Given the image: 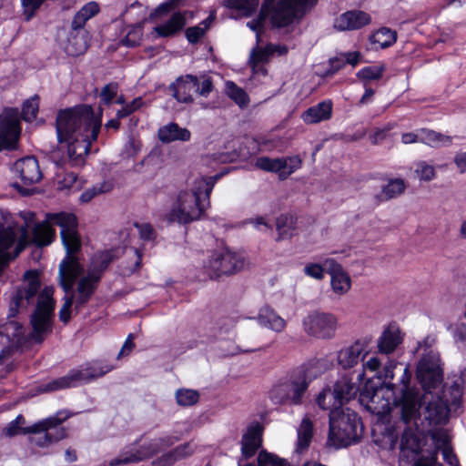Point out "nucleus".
Masks as SVG:
<instances>
[{
	"instance_id": "obj_1",
	"label": "nucleus",
	"mask_w": 466,
	"mask_h": 466,
	"mask_svg": "<svg viewBox=\"0 0 466 466\" xmlns=\"http://www.w3.org/2000/svg\"><path fill=\"white\" fill-rule=\"evenodd\" d=\"M360 385L352 379L341 376L333 388L323 389L317 397V404L322 410H329V441L337 447H347L361 438L363 424L359 414L343 405L356 398Z\"/></svg>"
},
{
	"instance_id": "obj_2",
	"label": "nucleus",
	"mask_w": 466,
	"mask_h": 466,
	"mask_svg": "<svg viewBox=\"0 0 466 466\" xmlns=\"http://www.w3.org/2000/svg\"><path fill=\"white\" fill-rule=\"evenodd\" d=\"M102 126L101 113L96 115L89 105L62 109L56 119L59 143H67V155L74 165L84 162L92 143L97 139Z\"/></svg>"
},
{
	"instance_id": "obj_3",
	"label": "nucleus",
	"mask_w": 466,
	"mask_h": 466,
	"mask_svg": "<svg viewBox=\"0 0 466 466\" xmlns=\"http://www.w3.org/2000/svg\"><path fill=\"white\" fill-rule=\"evenodd\" d=\"M325 371L322 359H309L289 371L286 380L275 385L269 391V398L275 404L300 406L313 380Z\"/></svg>"
},
{
	"instance_id": "obj_4",
	"label": "nucleus",
	"mask_w": 466,
	"mask_h": 466,
	"mask_svg": "<svg viewBox=\"0 0 466 466\" xmlns=\"http://www.w3.org/2000/svg\"><path fill=\"white\" fill-rule=\"evenodd\" d=\"M325 371L322 359H309L289 371L286 380L275 385L269 391V398L275 404L300 406L313 380Z\"/></svg>"
},
{
	"instance_id": "obj_5",
	"label": "nucleus",
	"mask_w": 466,
	"mask_h": 466,
	"mask_svg": "<svg viewBox=\"0 0 466 466\" xmlns=\"http://www.w3.org/2000/svg\"><path fill=\"white\" fill-rule=\"evenodd\" d=\"M223 173H218L211 177H202L195 183L191 192L181 191L177 196V207L171 208L167 214L168 223L177 222L187 225L193 221L198 220L204 215L206 207L201 202V196L204 195L210 204V194L217 183L221 178Z\"/></svg>"
},
{
	"instance_id": "obj_6",
	"label": "nucleus",
	"mask_w": 466,
	"mask_h": 466,
	"mask_svg": "<svg viewBox=\"0 0 466 466\" xmlns=\"http://www.w3.org/2000/svg\"><path fill=\"white\" fill-rule=\"evenodd\" d=\"M99 5L95 1L85 4L73 16L67 37V52L73 56L84 54L89 47L91 35L86 23L98 15Z\"/></svg>"
},
{
	"instance_id": "obj_7",
	"label": "nucleus",
	"mask_w": 466,
	"mask_h": 466,
	"mask_svg": "<svg viewBox=\"0 0 466 466\" xmlns=\"http://www.w3.org/2000/svg\"><path fill=\"white\" fill-rule=\"evenodd\" d=\"M113 370V366L97 361L86 362L77 369H72L66 376L53 380L46 385L48 390L76 388L103 377Z\"/></svg>"
},
{
	"instance_id": "obj_8",
	"label": "nucleus",
	"mask_w": 466,
	"mask_h": 466,
	"mask_svg": "<svg viewBox=\"0 0 466 466\" xmlns=\"http://www.w3.org/2000/svg\"><path fill=\"white\" fill-rule=\"evenodd\" d=\"M214 88L211 77L203 79L201 84L197 76L186 74L179 76L168 86L172 96L179 103L189 104L194 101L193 95L208 97Z\"/></svg>"
},
{
	"instance_id": "obj_9",
	"label": "nucleus",
	"mask_w": 466,
	"mask_h": 466,
	"mask_svg": "<svg viewBox=\"0 0 466 466\" xmlns=\"http://www.w3.org/2000/svg\"><path fill=\"white\" fill-rule=\"evenodd\" d=\"M267 3V16L273 28L280 29L294 23L299 17L300 9L305 7L309 0H279L275 4Z\"/></svg>"
},
{
	"instance_id": "obj_10",
	"label": "nucleus",
	"mask_w": 466,
	"mask_h": 466,
	"mask_svg": "<svg viewBox=\"0 0 466 466\" xmlns=\"http://www.w3.org/2000/svg\"><path fill=\"white\" fill-rule=\"evenodd\" d=\"M25 285L17 286L10 298L8 319H15L19 313L21 308L25 307L24 301L30 304L34 298L39 292L41 280L39 273L35 269L26 270L24 274Z\"/></svg>"
},
{
	"instance_id": "obj_11",
	"label": "nucleus",
	"mask_w": 466,
	"mask_h": 466,
	"mask_svg": "<svg viewBox=\"0 0 466 466\" xmlns=\"http://www.w3.org/2000/svg\"><path fill=\"white\" fill-rule=\"evenodd\" d=\"M255 166L266 172L278 174L279 180H286L302 166V159L299 155L271 158L259 157L256 159Z\"/></svg>"
},
{
	"instance_id": "obj_12",
	"label": "nucleus",
	"mask_w": 466,
	"mask_h": 466,
	"mask_svg": "<svg viewBox=\"0 0 466 466\" xmlns=\"http://www.w3.org/2000/svg\"><path fill=\"white\" fill-rule=\"evenodd\" d=\"M71 416L72 414L69 411L66 410H61L56 412L54 415L38 420L28 427H20L18 426V424H16V421L12 420L4 429V434L7 437H15L18 434L41 433V431H46L50 430L51 428H56V426L61 425Z\"/></svg>"
},
{
	"instance_id": "obj_13",
	"label": "nucleus",
	"mask_w": 466,
	"mask_h": 466,
	"mask_svg": "<svg viewBox=\"0 0 466 466\" xmlns=\"http://www.w3.org/2000/svg\"><path fill=\"white\" fill-rule=\"evenodd\" d=\"M243 260L239 259L236 253L225 249L215 251L206 268L210 279H218L223 275L236 273L243 267Z\"/></svg>"
},
{
	"instance_id": "obj_14",
	"label": "nucleus",
	"mask_w": 466,
	"mask_h": 466,
	"mask_svg": "<svg viewBox=\"0 0 466 466\" xmlns=\"http://www.w3.org/2000/svg\"><path fill=\"white\" fill-rule=\"evenodd\" d=\"M396 368L397 362L395 360H389L382 370H379L374 378L368 380L363 388L360 389V396L373 400L378 392L384 389L395 395L396 384L392 383L391 380L394 378V370Z\"/></svg>"
},
{
	"instance_id": "obj_15",
	"label": "nucleus",
	"mask_w": 466,
	"mask_h": 466,
	"mask_svg": "<svg viewBox=\"0 0 466 466\" xmlns=\"http://www.w3.org/2000/svg\"><path fill=\"white\" fill-rule=\"evenodd\" d=\"M304 330L317 339H331L337 329V319L333 314L314 312L303 321Z\"/></svg>"
},
{
	"instance_id": "obj_16",
	"label": "nucleus",
	"mask_w": 466,
	"mask_h": 466,
	"mask_svg": "<svg viewBox=\"0 0 466 466\" xmlns=\"http://www.w3.org/2000/svg\"><path fill=\"white\" fill-rule=\"evenodd\" d=\"M393 405L400 408V420L405 424L420 418L421 400L419 392L413 389L402 390L400 397L394 396Z\"/></svg>"
},
{
	"instance_id": "obj_17",
	"label": "nucleus",
	"mask_w": 466,
	"mask_h": 466,
	"mask_svg": "<svg viewBox=\"0 0 466 466\" xmlns=\"http://www.w3.org/2000/svg\"><path fill=\"white\" fill-rule=\"evenodd\" d=\"M416 377L424 390H435L443 380V370L438 360L422 358L418 363Z\"/></svg>"
},
{
	"instance_id": "obj_18",
	"label": "nucleus",
	"mask_w": 466,
	"mask_h": 466,
	"mask_svg": "<svg viewBox=\"0 0 466 466\" xmlns=\"http://www.w3.org/2000/svg\"><path fill=\"white\" fill-rule=\"evenodd\" d=\"M85 272L84 266L80 263L76 255H66L59 264L58 279L59 286L65 293L75 290L74 286L78 278Z\"/></svg>"
},
{
	"instance_id": "obj_19",
	"label": "nucleus",
	"mask_w": 466,
	"mask_h": 466,
	"mask_svg": "<svg viewBox=\"0 0 466 466\" xmlns=\"http://www.w3.org/2000/svg\"><path fill=\"white\" fill-rule=\"evenodd\" d=\"M162 451L157 438L151 440L147 444H142L135 451H126L119 454L116 459H113L110 466H121L130 463H137L146 459H149Z\"/></svg>"
},
{
	"instance_id": "obj_20",
	"label": "nucleus",
	"mask_w": 466,
	"mask_h": 466,
	"mask_svg": "<svg viewBox=\"0 0 466 466\" xmlns=\"http://www.w3.org/2000/svg\"><path fill=\"white\" fill-rule=\"evenodd\" d=\"M20 133V123L15 116L0 117V151L15 149Z\"/></svg>"
},
{
	"instance_id": "obj_21",
	"label": "nucleus",
	"mask_w": 466,
	"mask_h": 466,
	"mask_svg": "<svg viewBox=\"0 0 466 466\" xmlns=\"http://www.w3.org/2000/svg\"><path fill=\"white\" fill-rule=\"evenodd\" d=\"M100 282L96 278L87 273L78 279L76 289L75 290L76 313H78L90 301Z\"/></svg>"
},
{
	"instance_id": "obj_22",
	"label": "nucleus",
	"mask_w": 466,
	"mask_h": 466,
	"mask_svg": "<svg viewBox=\"0 0 466 466\" xmlns=\"http://www.w3.org/2000/svg\"><path fill=\"white\" fill-rule=\"evenodd\" d=\"M366 348L367 344L358 339L350 346L341 349L337 353L339 365L344 370L355 367L362 361L368 354Z\"/></svg>"
},
{
	"instance_id": "obj_23",
	"label": "nucleus",
	"mask_w": 466,
	"mask_h": 466,
	"mask_svg": "<svg viewBox=\"0 0 466 466\" xmlns=\"http://www.w3.org/2000/svg\"><path fill=\"white\" fill-rule=\"evenodd\" d=\"M15 169L18 173L21 182L25 185L35 184L43 177L38 160L34 156H28L17 160L15 163Z\"/></svg>"
},
{
	"instance_id": "obj_24",
	"label": "nucleus",
	"mask_w": 466,
	"mask_h": 466,
	"mask_svg": "<svg viewBox=\"0 0 466 466\" xmlns=\"http://www.w3.org/2000/svg\"><path fill=\"white\" fill-rule=\"evenodd\" d=\"M371 22L370 15L361 10H350L336 18L334 27L339 31L359 30Z\"/></svg>"
},
{
	"instance_id": "obj_25",
	"label": "nucleus",
	"mask_w": 466,
	"mask_h": 466,
	"mask_svg": "<svg viewBox=\"0 0 466 466\" xmlns=\"http://www.w3.org/2000/svg\"><path fill=\"white\" fill-rule=\"evenodd\" d=\"M327 272L331 278V287L335 293L344 294L351 287V279L342 266L334 258H327L324 262Z\"/></svg>"
},
{
	"instance_id": "obj_26",
	"label": "nucleus",
	"mask_w": 466,
	"mask_h": 466,
	"mask_svg": "<svg viewBox=\"0 0 466 466\" xmlns=\"http://www.w3.org/2000/svg\"><path fill=\"white\" fill-rule=\"evenodd\" d=\"M450 411L448 401L437 398L426 405L424 418L430 426L445 425L449 420Z\"/></svg>"
},
{
	"instance_id": "obj_27",
	"label": "nucleus",
	"mask_w": 466,
	"mask_h": 466,
	"mask_svg": "<svg viewBox=\"0 0 466 466\" xmlns=\"http://www.w3.org/2000/svg\"><path fill=\"white\" fill-rule=\"evenodd\" d=\"M263 427L258 422L248 427L241 439V453L245 459L252 458L262 444Z\"/></svg>"
},
{
	"instance_id": "obj_28",
	"label": "nucleus",
	"mask_w": 466,
	"mask_h": 466,
	"mask_svg": "<svg viewBox=\"0 0 466 466\" xmlns=\"http://www.w3.org/2000/svg\"><path fill=\"white\" fill-rule=\"evenodd\" d=\"M53 319L54 317L31 314L30 325L32 331L30 339L34 342L41 344L53 332Z\"/></svg>"
},
{
	"instance_id": "obj_29",
	"label": "nucleus",
	"mask_w": 466,
	"mask_h": 466,
	"mask_svg": "<svg viewBox=\"0 0 466 466\" xmlns=\"http://www.w3.org/2000/svg\"><path fill=\"white\" fill-rule=\"evenodd\" d=\"M402 343L400 330L396 324H390L378 339L379 352L390 354Z\"/></svg>"
},
{
	"instance_id": "obj_30",
	"label": "nucleus",
	"mask_w": 466,
	"mask_h": 466,
	"mask_svg": "<svg viewBox=\"0 0 466 466\" xmlns=\"http://www.w3.org/2000/svg\"><path fill=\"white\" fill-rule=\"evenodd\" d=\"M333 104L330 99L323 100L303 112L301 118L306 124H317L329 120L332 116Z\"/></svg>"
},
{
	"instance_id": "obj_31",
	"label": "nucleus",
	"mask_w": 466,
	"mask_h": 466,
	"mask_svg": "<svg viewBox=\"0 0 466 466\" xmlns=\"http://www.w3.org/2000/svg\"><path fill=\"white\" fill-rule=\"evenodd\" d=\"M186 24V12L177 11L172 14L167 22L156 26L155 31L160 37H172L181 32Z\"/></svg>"
},
{
	"instance_id": "obj_32",
	"label": "nucleus",
	"mask_w": 466,
	"mask_h": 466,
	"mask_svg": "<svg viewBox=\"0 0 466 466\" xmlns=\"http://www.w3.org/2000/svg\"><path fill=\"white\" fill-rule=\"evenodd\" d=\"M157 137L165 144L173 141L187 142L190 140L191 133L187 128L180 127L178 124L171 122L158 128Z\"/></svg>"
},
{
	"instance_id": "obj_33",
	"label": "nucleus",
	"mask_w": 466,
	"mask_h": 466,
	"mask_svg": "<svg viewBox=\"0 0 466 466\" xmlns=\"http://www.w3.org/2000/svg\"><path fill=\"white\" fill-rule=\"evenodd\" d=\"M115 256L111 250H103L96 252L90 259V264L87 268L86 273L102 279L104 273L108 268L110 264L114 261Z\"/></svg>"
},
{
	"instance_id": "obj_34",
	"label": "nucleus",
	"mask_w": 466,
	"mask_h": 466,
	"mask_svg": "<svg viewBox=\"0 0 466 466\" xmlns=\"http://www.w3.org/2000/svg\"><path fill=\"white\" fill-rule=\"evenodd\" d=\"M56 238V229L46 218L43 222L37 223L32 229V243L44 248L50 245Z\"/></svg>"
},
{
	"instance_id": "obj_35",
	"label": "nucleus",
	"mask_w": 466,
	"mask_h": 466,
	"mask_svg": "<svg viewBox=\"0 0 466 466\" xmlns=\"http://www.w3.org/2000/svg\"><path fill=\"white\" fill-rule=\"evenodd\" d=\"M46 218L50 221L52 226H58L60 232L69 231L78 228V218L76 214L66 211L48 212Z\"/></svg>"
},
{
	"instance_id": "obj_36",
	"label": "nucleus",
	"mask_w": 466,
	"mask_h": 466,
	"mask_svg": "<svg viewBox=\"0 0 466 466\" xmlns=\"http://www.w3.org/2000/svg\"><path fill=\"white\" fill-rule=\"evenodd\" d=\"M258 323L276 332H280L286 326L285 320L269 307H263L259 309L258 316Z\"/></svg>"
},
{
	"instance_id": "obj_37",
	"label": "nucleus",
	"mask_w": 466,
	"mask_h": 466,
	"mask_svg": "<svg viewBox=\"0 0 466 466\" xmlns=\"http://www.w3.org/2000/svg\"><path fill=\"white\" fill-rule=\"evenodd\" d=\"M397 41V32L388 27H381L370 36V42L375 49L388 48Z\"/></svg>"
},
{
	"instance_id": "obj_38",
	"label": "nucleus",
	"mask_w": 466,
	"mask_h": 466,
	"mask_svg": "<svg viewBox=\"0 0 466 466\" xmlns=\"http://www.w3.org/2000/svg\"><path fill=\"white\" fill-rule=\"evenodd\" d=\"M297 218L289 214H281L277 218L276 229L278 237L276 241L290 238L293 236V231L296 228Z\"/></svg>"
},
{
	"instance_id": "obj_39",
	"label": "nucleus",
	"mask_w": 466,
	"mask_h": 466,
	"mask_svg": "<svg viewBox=\"0 0 466 466\" xmlns=\"http://www.w3.org/2000/svg\"><path fill=\"white\" fill-rule=\"evenodd\" d=\"M43 432L44 435L35 440V445L42 448L56 443L68 436L67 429L60 425Z\"/></svg>"
},
{
	"instance_id": "obj_40",
	"label": "nucleus",
	"mask_w": 466,
	"mask_h": 466,
	"mask_svg": "<svg viewBox=\"0 0 466 466\" xmlns=\"http://www.w3.org/2000/svg\"><path fill=\"white\" fill-rule=\"evenodd\" d=\"M400 448L404 453L410 451L419 455L422 451L420 438L412 431L405 430L400 438Z\"/></svg>"
},
{
	"instance_id": "obj_41",
	"label": "nucleus",
	"mask_w": 466,
	"mask_h": 466,
	"mask_svg": "<svg viewBox=\"0 0 466 466\" xmlns=\"http://www.w3.org/2000/svg\"><path fill=\"white\" fill-rule=\"evenodd\" d=\"M62 244L66 249V255H77L81 249V238L78 228L60 232Z\"/></svg>"
},
{
	"instance_id": "obj_42",
	"label": "nucleus",
	"mask_w": 466,
	"mask_h": 466,
	"mask_svg": "<svg viewBox=\"0 0 466 466\" xmlns=\"http://www.w3.org/2000/svg\"><path fill=\"white\" fill-rule=\"evenodd\" d=\"M420 142L437 147L442 145H450L451 137L431 129L421 128L420 129Z\"/></svg>"
},
{
	"instance_id": "obj_43",
	"label": "nucleus",
	"mask_w": 466,
	"mask_h": 466,
	"mask_svg": "<svg viewBox=\"0 0 466 466\" xmlns=\"http://www.w3.org/2000/svg\"><path fill=\"white\" fill-rule=\"evenodd\" d=\"M405 187V182L402 178L390 179L388 184L382 187L381 192L377 195V198L381 201L390 200L402 194Z\"/></svg>"
},
{
	"instance_id": "obj_44",
	"label": "nucleus",
	"mask_w": 466,
	"mask_h": 466,
	"mask_svg": "<svg viewBox=\"0 0 466 466\" xmlns=\"http://www.w3.org/2000/svg\"><path fill=\"white\" fill-rule=\"evenodd\" d=\"M313 437V424L308 418H304L298 431L297 451H304L309 447Z\"/></svg>"
},
{
	"instance_id": "obj_45",
	"label": "nucleus",
	"mask_w": 466,
	"mask_h": 466,
	"mask_svg": "<svg viewBox=\"0 0 466 466\" xmlns=\"http://www.w3.org/2000/svg\"><path fill=\"white\" fill-rule=\"evenodd\" d=\"M24 333V327L21 322L15 319H8L0 326V335L5 336L8 339H19Z\"/></svg>"
},
{
	"instance_id": "obj_46",
	"label": "nucleus",
	"mask_w": 466,
	"mask_h": 466,
	"mask_svg": "<svg viewBox=\"0 0 466 466\" xmlns=\"http://www.w3.org/2000/svg\"><path fill=\"white\" fill-rule=\"evenodd\" d=\"M386 70L384 65L380 66H367L359 70L356 76L364 83H368L372 80H380L382 78L383 74Z\"/></svg>"
},
{
	"instance_id": "obj_47",
	"label": "nucleus",
	"mask_w": 466,
	"mask_h": 466,
	"mask_svg": "<svg viewBox=\"0 0 466 466\" xmlns=\"http://www.w3.org/2000/svg\"><path fill=\"white\" fill-rule=\"evenodd\" d=\"M16 239L15 230L11 227L0 226V253L9 257L8 249L13 247Z\"/></svg>"
},
{
	"instance_id": "obj_48",
	"label": "nucleus",
	"mask_w": 466,
	"mask_h": 466,
	"mask_svg": "<svg viewBox=\"0 0 466 466\" xmlns=\"http://www.w3.org/2000/svg\"><path fill=\"white\" fill-rule=\"evenodd\" d=\"M39 97L37 95L26 99L22 105L21 116L25 122H32L36 118L39 110Z\"/></svg>"
},
{
	"instance_id": "obj_49",
	"label": "nucleus",
	"mask_w": 466,
	"mask_h": 466,
	"mask_svg": "<svg viewBox=\"0 0 466 466\" xmlns=\"http://www.w3.org/2000/svg\"><path fill=\"white\" fill-rule=\"evenodd\" d=\"M227 95L241 107L248 104V94L232 81L227 82Z\"/></svg>"
},
{
	"instance_id": "obj_50",
	"label": "nucleus",
	"mask_w": 466,
	"mask_h": 466,
	"mask_svg": "<svg viewBox=\"0 0 466 466\" xmlns=\"http://www.w3.org/2000/svg\"><path fill=\"white\" fill-rule=\"evenodd\" d=\"M258 466H289L287 460L262 450L258 454Z\"/></svg>"
},
{
	"instance_id": "obj_51",
	"label": "nucleus",
	"mask_w": 466,
	"mask_h": 466,
	"mask_svg": "<svg viewBox=\"0 0 466 466\" xmlns=\"http://www.w3.org/2000/svg\"><path fill=\"white\" fill-rule=\"evenodd\" d=\"M63 305L58 312V318L61 322L64 324H67L72 318V308L75 306L76 299H75V290L69 292L63 298Z\"/></svg>"
},
{
	"instance_id": "obj_52",
	"label": "nucleus",
	"mask_w": 466,
	"mask_h": 466,
	"mask_svg": "<svg viewBox=\"0 0 466 466\" xmlns=\"http://www.w3.org/2000/svg\"><path fill=\"white\" fill-rule=\"evenodd\" d=\"M176 400L180 406H192L198 402L199 393L194 390L179 389L176 392Z\"/></svg>"
},
{
	"instance_id": "obj_53",
	"label": "nucleus",
	"mask_w": 466,
	"mask_h": 466,
	"mask_svg": "<svg viewBox=\"0 0 466 466\" xmlns=\"http://www.w3.org/2000/svg\"><path fill=\"white\" fill-rule=\"evenodd\" d=\"M274 55V48L272 44H268L263 48H255L251 52L250 60L257 66L261 63H265L268 58Z\"/></svg>"
},
{
	"instance_id": "obj_54",
	"label": "nucleus",
	"mask_w": 466,
	"mask_h": 466,
	"mask_svg": "<svg viewBox=\"0 0 466 466\" xmlns=\"http://www.w3.org/2000/svg\"><path fill=\"white\" fill-rule=\"evenodd\" d=\"M168 453L172 456L171 458L176 463L191 456L194 453V449L190 442H185L168 451Z\"/></svg>"
},
{
	"instance_id": "obj_55",
	"label": "nucleus",
	"mask_w": 466,
	"mask_h": 466,
	"mask_svg": "<svg viewBox=\"0 0 466 466\" xmlns=\"http://www.w3.org/2000/svg\"><path fill=\"white\" fill-rule=\"evenodd\" d=\"M380 367V361L378 358L373 357L369 360L366 364L361 365V369L359 371H353L351 374L345 375L353 380V376L356 375V380L360 383L362 382L365 377V368L369 369L370 371H377Z\"/></svg>"
},
{
	"instance_id": "obj_56",
	"label": "nucleus",
	"mask_w": 466,
	"mask_h": 466,
	"mask_svg": "<svg viewBox=\"0 0 466 466\" xmlns=\"http://www.w3.org/2000/svg\"><path fill=\"white\" fill-rule=\"evenodd\" d=\"M144 106L142 97H135L131 102L125 104L121 109L116 111L118 118H125L131 116L134 112L139 110Z\"/></svg>"
},
{
	"instance_id": "obj_57",
	"label": "nucleus",
	"mask_w": 466,
	"mask_h": 466,
	"mask_svg": "<svg viewBox=\"0 0 466 466\" xmlns=\"http://www.w3.org/2000/svg\"><path fill=\"white\" fill-rule=\"evenodd\" d=\"M267 10V3H263L261 5L259 14L258 15L257 18L248 22V26L257 34V37H259V35L262 33L264 29V24L265 20L268 17L266 14Z\"/></svg>"
},
{
	"instance_id": "obj_58",
	"label": "nucleus",
	"mask_w": 466,
	"mask_h": 466,
	"mask_svg": "<svg viewBox=\"0 0 466 466\" xmlns=\"http://www.w3.org/2000/svg\"><path fill=\"white\" fill-rule=\"evenodd\" d=\"M118 90V84L116 82H110L106 84L100 92V99L104 105L109 106L112 104L113 99L116 96Z\"/></svg>"
},
{
	"instance_id": "obj_59",
	"label": "nucleus",
	"mask_w": 466,
	"mask_h": 466,
	"mask_svg": "<svg viewBox=\"0 0 466 466\" xmlns=\"http://www.w3.org/2000/svg\"><path fill=\"white\" fill-rule=\"evenodd\" d=\"M134 226L138 229L139 237L144 241H154L157 238V231L150 223L136 222Z\"/></svg>"
},
{
	"instance_id": "obj_60",
	"label": "nucleus",
	"mask_w": 466,
	"mask_h": 466,
	"mask_svg": "<svg viewBox=\"0 0 466 466\" xmlns=\"http://www.w3.org/2000/svg\"><path fill=\"white\" fill-rule=\"evenodd\" d=\"M46 0H22L25 20H31Z\"/></svg>"
},
{
	"instance_id": "obj_61",
	"label": "nucleus",
	"mask_w": 466,
	"mask_h": 466,
	"mask_svg": "<svg viewBox=\"0 0 466 466\" xmlns=\"http://www.w3.org/2000/svg\"><path fill=\"white\" fill-rule=\"evenodd\" d=\"M344 67L345 63L341 55L339 56L331 57L328 61V66L324 72V76L331 77Z\"/></svg>"
},
{
	"instance_id": "obj_62",
	"label": "nucleus",
	"mask_w": 466,
	"mask_h": 466,
	"mask_svg": "<svg viewBox=\"0 0 466 466\" xmlns=\"http://www.w3.org/2000/svg\"><path fill=\"white\" fill-rule=\"evenodd\" d=\"M393 128V125L390 123L387 124L383 127L376 128L371 135H370V140L371 144L377 145L387 138L390 135V130Z\"/></svg>"
},
{
	"instance_id": "obj_63",
	"label": "nucleus",
	"mask_w": 466,
	"mask_h": 466,
	"mask_svg": "<svg viewBox=\"0 0 466 466\" xmlns=\"http://www.w3.org/2000/svg\"><path fill=\"white\" fill-rule=\"evenodd\" d=\"M205 35L200 25L189 26L185 31L186 38L191 45L198 44Z\"/></svg>"
},
{
	"instance_id": "obj_64",
	"label": "nucleus",
	"mask_w": 466,
	"mask_h": 466,
	"mask_svg": "<svg viewBox=\"0 0 466 466\" xmlns=\"http://www.w3.org/2000/svg\"><path fill=\"white\" fill-rule=\"evenodd\" d=\"M412 466H434L437 462V452L435 451H429L427 455H416Z\"/></svg>"
}]
</instances>
